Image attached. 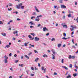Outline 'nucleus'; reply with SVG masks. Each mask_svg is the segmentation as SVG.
Listing matches in <instances>:
<instances>
[{"mask_svg": "<svg viewBox=\"0 0 78 78\" xmlns=\"http://www.w3.org/2000/svg\"><path fill=\"white\" fill-rule=\"evenodd\" d=\"M64 68H65V69H66V70H69V69H68V68L66 66H64Z\"/></svg>", "mask_w": 78, "mask_h": 78, "instance_id": "cd10ccee", "label": "nucleus"}, {"mask_svg": "<svg viewBox=\"0 0 78 78\" xmlns=\"http://www.w3.org/2000/svg\"><path fill=\"white\" fill-rule=\"evenodd\" d=\"M76 20L77 21V23H78V17L77 18Z\"/></svg>", "mask_w": 78, "mask_h": 78, "instance_id": "3c124183", "label": "nucleus"}, {"mask_svg": "<svg viewBox=\"0 0 78 78\" xmlns=\"http://www.w3.org/2000/svg\"><path fill=\"white\" fill-rule=\"evenodd\" d=\"M9 47H10V46H9L8 45H7L6 46V47H7V48H9Z\"/></svg>", "mask_w": 78, "mask_h": 78, "instance_id": "c9c22d12", "label": "nucleus"}, {"mask_svg": "<svg viewBox=\"0 0 78 78\" xmlns=\"http://www.w3.org/2000/svg\"><path fill=\"white\" fill-rule=\"evenodd\" d=\"M40 26H41V25L40 24H38V26L37 27H39Z\"/></svg>", "mask_w": 78, "mask_h": 78, "instance_id": "a18cd8bd", "label": "nucleus"}, {"mask_svg": "<svg viewBox=\"0 0 78 78\" xmlns=\"http://www.w3.org/2000/svg\"><path fill=\"white\" fill-rule=\"evenodd\" d=\"M38 69H37V68H36V67H35V70H38Z\"/></svg>", "mask_w": 78, "mask_h": 78, "instance_id": "e2e57ef3", "label": "nucleus"}, {"mask_svg": "<svg viewBox=\"0 0 78 78\" xmlns=\"http://www.w3.org/2000/svg\"><path fill=\"white\" fill-rule=\"evenodd\" d=\"M58 48H59V47H61V44H58Z\"/></svg>", "mask_w": 78, "mask_h": 78, "instance_id": "4be33fe9", "label": "nucleus"}, {"mask_svg": "<svg viewBox=\"0 0 78 78\" xmlns=\"http://www.w3.org/2000/svg\"><path fill=\"white\" fill-rule=\"evenodd\" d=\"M25 58H26L27 59H29V57L28 56H27V55H25Z\"/></svg>", "mask_w": 78, "mask_h": 78, "instance_id": "2eb2a0df", "label": "nucleus"}, {"mask_svg": "<svg viewBox=\"0 0 78 78\" xmlns=\"http://www.w3.org/2000/svg\"><path fill=\"white\" fill-rule=\"evenodd\" d=\"M31 70H34V68L33 67H31Z\"/></svg>", "mask_w": 78, "mask_h": 78, "instance_id": "5fc2aeb1", "label": "nucleus"}, {"mask_svg": "<svg viewBox=\"0 0 78 78\" xmlns=\"http://www.w3.org/2000/svg\"><path fill=\"white\" fill-rule=\"evenodd\" d=\"M34 52L35 53H38L37 51H36V50H34Z\"/></svg>", "mask_w": 78, "mask_h": 78, "instance_id": "603ef678", "label": "nucleus"}, {"mask_svg": "<svg viewBox=\"0 0 78 78\" xmlns=\"http://www.w3.org/2000/svg\"><path fill=\"white\" fill-rule=\"evenodd\" d=\"M72 17V14H69L68 15V17Z\"/></svg>", "mask_w": 78, "mask_h": 78, "instance_id": "b1692460", "label": "nucleus"}, {"mask_svg": "<svg viewBox=\"0 0 78 78\" xmlns=\"http://www.w3.org/2000/svg\"><path fill=\"white\" fill-rule=\"evenodd\" d=\"M31 76H34V74H31Z\"/></svg>", "mask_w": 78, "mask_h": 78, "instance_id": "774afa93", "label": "nucleus"}, {"mask_svg": "<svg viewBox=\"0 0 78 78\" xmlns=\"http://www.w3.org/2000/svg\"><path fill=\"white\" fill-rule=\"evenodd\" d=\"M18 32V31H14L13 32V34H17Z\"/></svg>", "mask_w": 78, "mask_h": 78, "instance_id": "f704fd0d", "label": "nucleus"}, {"mask_svg": "<svg viewBox=\"0 0 78 78\" xmlns=\"http://www.w3.org/2000/svg\"><path fill=\"white\" fill-rule=\"evenodd\" d=\"M61 62L63 64L64 63V59H62L61 60Z\"/></svg>", "mask_w": 78, "mask_h": 78, "instance_id": "bb28decb", "label": "nucleus"}, {"mask_svg": "<svg viewBox=\"0 0 78 78\" xmlns=\"http://www.w3.org/2000/svg\"><path fill=\"white\" fill-rule=\"evenodd\" d=\"M34 8H35V10L37 12H39V11L38 10V9L37 8V7H36V6L34 7Z\"/></svg>", "mask_w": 78, "mask_h": 78, "instance_id": "0eeeda50", "label": "nucleus"}, {"mask_svg": "<svg viewBox=\"0 0 78 78\" xmlns=\"http://www.w3.org/2000/svg\"><path fill=\"white\" fill-rule=\"evenodd\" d=\"M64 25V23H62L61 24L62 26H63V28H67V26L66 25Z\"/></svg>", "mask_w": 78, "mask_h": 78, "instance_id": "7ed1b4c3", "label": "nucleus"}, {"mask_svg": "<svg viewBox=\"0 0 78 78\" xmlns=\"http://www.w3.org/2000/svg\"><path fill=\"white\" fill-rule=\"evenodd\" d=\"M69 14H70V13H73V12L71 11H70V10H69Z\"/></svg>", "mask_w": 78, "mask_h": 78, "instance_id": "2f4dec72", "label": "nucleus"}, {"mask_svg": "<svg viewBox=\"0 0 78 78\" xmlns=\"http://www.w3.org/2000/svg\"><path fill=\"white\" fill-rule=\"evenodd\" d=\"M63 36L64 37H66V34L65 33H63Z\"/></svg>", "mask_w": 78, "mask_h": 78, "instance_id": "ea45409f", "label": "nucleus"}, {"mask_svg": "<svg viewBox=\"0 0 78 78\" xmlns=\"http://www.w3.org/2000/svg\"><path fill=\"white\" fill-rule=\"evenodd\" d=\"M69 59H74L75 58V57L74 56H72V55H69Z\"/></svg>", "mask_w": 78, "mask_h": 78, "instance_id": "f257e3e1", "label": "nucleus"}, {"mask_svg": "<svg viewBox=\"0 0 78 78\" xmlns=\"http://www.w3.org/2000/svg\"><path fill=\"white\" fill-rule=\"evenodd\" d=\"M42 17V16L41 15H40L39 16H37V19L38 18H39V17Z\"/></svg>", "mask_w": 78, "mask_h": 78, "instance_id": "f3484780", "label": "nucleus"}, {"mask_svg": "<svg viewBox=\"0 0 78 78\" xmlns=\"http://www.w3.org/2000/svg\"><path fill=\"white\" fill-rule=\"evenodd\" d=\"M37 18L35 19V21H37V22H39V20H40V19L39 18H38V19H37Z\"/></svg>", "mask_w": 78, "mask_h": 78, "instance_id": "a211bd4d", "label": "nucleus"}, {"mask_svg": "<svg viewBox=\"0 0 78 78\" xmlns=\"http://www.w3.org/2000/svg\"><path fill=\"white\" fill-rule=\"evenodd\" d=\"M59 2L60 3H62V0H59Z\"/></svg>", "mask_w": 78, "mask_h": 78, "instance_id": "412c9836", "label": "nucleus"}, {"mask_svg": "<svg viewBox=\"0 0 78 78\" xmlns=\"http://www.w3.org/2000/svg\"><path fill=\"white\" fill-rule=\"evenodd\" d=\"M4 58H5V59H8V57L6 55H5L4 56Z\"/></svg>", "mask_w": 78, "mask_h": 78, "instance_id": "dca6fc26", "label": "nucleus"}, {"mask_svg": "<svg viewBox=\"0 0 78 78\" xmlns=\"http://www.w3.org/2000/svg\"><path fill=\"white\" fill-rule=\"evenodd\" d=\"M71 27H72V28H76V26L75 25H72L71 26Z\"/></svg>", "mask_w": 78, "mask_h": 78, "instance_id": "9b49d317", "label": "nucleus"}, {"mask_svg": "<svg viewBox=\"0 0 78 78\" xmlns=\"http://www.w3.org/2000/svg\"><path fill=\"white\" fill-rule=\"evenodd\" d=\"M72 48H74L75 49V48H76V47H75L74 45H73L72 46Z\"/></svg>", "mask_w": 78, "mask_h": 78, "instance_id": "79ce46f5", "label": "nucleus"}, {"mask_svg": "<svg viewBox=\"0 0 78 78\" xmlns=\"http://www.w3.org/2000/svg\"><path fill=\"white\" fill-rule=\"evenodd\" d=\"M32 15L33 16H36V12H34L32 14Z\"/></svg>", "mask_w": 78, "mask_h": 78, "instance_id": "5701e85b", "label": "nucleus"}, {"mask_svg": "<svg viewBox=\"0 0 78 78\" xmlns=\"http://www.w3.org/2000/svg\"><path fill=\"white\" fill-rule=\"evenodd\" d=\"M35 16H32L31 17V19H32V20H33V18L34 19L35 18Z\"/></svg>", "mask_w": 78, "mask_h": 78, "instance_id": "473e14b6", "label": "nucleus"}, {"mask_svg": "<svg viewBox=\"0 0 78 78\" xmlns=\"http://www.w3.org/2000/svg\"><path fill=\"white\" fill-rule=\"evenodd\" d=\"M69 67H70V68H72V64H70L69 65Z\"/></svg>", "mask_w": 78, "mask_h": 78, "instance_id": "e433bc0d", "label": "nucleus"}, {"mask_svg": "<svg viewBox=\"0 0 78 78\" xmlns=\"http://www.w3.org/2000/svg\"><path fill=\"white\" fill-rule=\"evenodd\" d=\"M24 45L26 47L28 45H27V43H24Z\"/></svg>", "mask_w": 78, "mask_h": 78, "instance_id": "4c0bfd02", "label": "nucleus"}, {"mask_svg": "<svg viewBox=\"0 0 78 78\" xmlns=\"http://www.w3.org/2000/svg\"><path fill=\"white\" fill-rule=\"evenodd\" d=\"M9 6H12V4L11 3L9 4Z\"/></svg>", "mask_w": 78, "mask_h": 78, "instance_id": "c756f323", "label": "nucleus"}, {"mask_svg": "<svg viewBox=\"0 0 78 78\" xmlns=\"http://www.w3.org/2000/svg\"><path fill=\"white\" fill-rule=\"evenodd\" d=\"M12 9L11 8H10V9H9V8H8V11H11Z\"/></svg>", "mask_w": 78, "mask_h": 78, "instance_id": "052dcab7", "label": "nucleus"}, {"mask_svg": "<svg viewBox=\"0 0 78 78\" xmlns=\"http://www.w3.org/2000/svg\"><path fill=\"white\" fill-rule=\"evenodd\" d=\"M66 18V16H63L62 17V19H65Z\"/></svg>", "mask_w": 78, "mask_h": 78, "instance_id": "6e6d98bb", "label": "nucleus"}, {"mask_svg": "<svg viewBox=\"0 0 78 78\" xmlns=\"http://www.w3.org/2000/svg\"><path fill=\"white\" fill-rule=\"evenodd\" d=\"M30 34H31V35H32L34 37L35 36V34H34V33H31Z\"/></svg>", "mask_w": 78, "mask_h": 78, "instance_id": "7c9ffc66", "label": "nucleus"}, {"mask_svg": "<svg viewBox=\"0 0 78 78\" xmlns=\"http://www.w3.org/2000/svg\"><path fill=\"white\" fill-rule=\"evenodd\" d=\"M4 61L5 63H7L8 62V61H7V59H5Z\"/></svg>", "mask_w": 78, "mask_h": 78, "instance_id": "c85d7f7f", "label": "nucleus"}, {"mask_svg": "<svg viewBox=\"0 0 78 78\" xmlns=\"http://www.w3.org/2000/svg\"><path fill=\"white\" fill-rule=\"evenodd\" d=\"M30 28H34V27L33 26H30Z\"/></svg>", "mask_w": 78, "mask_h": 78, "instance_id": "bf43d9fd", "label": "nucleus"}, {"mask_svg": "<svg viewBox=\"0 0 78 78\" xmlns=\"http://www.w3.org/2000/svg\"><path fill=\"white\" fill-rule=\"evenodd\" d=\"M72 42L73 44H74V43L75 42V40L73 39H72Z\"/></svg>", "mask_w": 78, "mask_h": 78, "instance_id": "a19ab883", "label": "nucleus"}, {"mask_svg": "<svg viewBox=\"0 0 78 78\" xmlns=\"http://www.w3.org/2000/svg\"><path fill=\"white\" fill-rule=\"evenodd\" d=\"M39 58H37L35 59V62H37V61H38L39 60Z\"/></svg>", "mask_w": 78, "mask_h": 78, "instance_id": "9d476101", "label": "nucleus"}, {"mask_svg": "<svg viewBox=\"0 0 78 78\" xmlns=\"http://www.w3.org/2000/svg\"><path fill=\"white\" fill-rule=\"evenodd\" d=\"M39 40V38H37V37H35V41H38Z\"/></svg>", "mask_w": 78, "mask_h": 78, "instance_id": "423d86ee", "label": "nucleus"}, {"mask_svg": "<svg viewBox=\"0 0 78 78\" xmlns=\"http://www.w3.org/2000/svg\"><path fill=\"white\" fill-rule=\"evenodd\" d=\"M21 9H23L24 8V6H21Z\"/></svg>", "mask_w": 78, "mask_h": 78, "instance_id": "de8ad7c7", "label": "nucleus"}, {"mask_svg": "<svg viewBox=\"0 0 78 78\" xmlns=\"http://www.w3.org/2000/svg\"><path fill=\"white\" fill-rule=\"evenodd\" d=\"M15 63H17V62H19V60H15Z\"/></svg>", "mask_w": 78, "mask_h": 78, "instance_id": "49530a36", "label": "nucleus"}, {"mask_svg": "<svg viewBox=\"0 0 78 78\" xmlns=\"http://www.w3.org/2000/svg\"><path fill=\"white\" fill-rule=\"evenodd\" d=\"M43 30L44 31H48V30L47 28L45 27L43 29Z\"/></svg>", "mask_w": 78, "mask_h": 78, "instance_id": "39448f33", "label": "nucleus"}, {"mask_svg": "<svg viewBox=\"0 0 78 78\" xmlns=\"http://www.w3.org/2000/svg\"><path fill=\"white\" fill-rule=\"evenodd\" d=\"M20 67H23V64H21L20 65Z\"/></svg>", "mask_w": 78, "mask_h": 78, "instance_id": "09e8293b", "label": "nucleus"}, {"mask_svg": "<svg viewBox=\"0 0 78 78\" xmlns=\"http://www.w3.org/2000/svg\"><path fill=\"white\" fill-rule=\"evenodd\" d=\"M29 45H30L32 47H34V45H31V44H29Z\"/></svg>", "mask_w": 78, "mask_h": 78, "instance_id": "a878e982", "label": "nucleus"}, {"mask_svg": "<svg viewBox=\"0 0 78 78\" xmlns=\"http://www.w3.org/2000/svg\"><path fill=\"white\" fill-rule=\"evenodd\" d=\"M1 34H2V36H6V33H1Z\"/></svg>", "mask_w": 78, "mask_h": 78, "instance_id": "f8f14e48", "label": "nucleus"}, {"mask_svg": "<svg viewBox=\"0 0 78 78\" xmlns=\"http://www.w3.org/2000/svg\"><path fill=\"white\" fill-rule=\"evenodd\" d=\"M61 8H66V6L64 5H61Z\"/></svg>", "mask_w": 78, "mask_h": 78, "instance_id": "6e6552de", "label": "nucleus"}, {"mask_svg": "<svg viewBox=\"0 0 78 78\" xmlns=\"http://www.w3.org/2000/svg\"><path fill=\"white\" fill-rule=\"evenodd\" d=\"M54 75H57V73H54Z\"/></svg>", "mask_w": 78, "mask_h": 78, "instance_id": "13d9d810", "label": "nucleus"}, {"mask_svg": "<svg viewBox=\"0 0 78 78\" xmlns=\"http://www.w3.org/2000/svg\"><path fill=\"white\" fill-rule=\"evenodd\" d=\"M16 20H17L19 21V20H20V19H19V18H17Z\"/></svg>", "mask_w": 78, "mask_h": 78, "instance_id": "680f3d73", "label": "nucleus"}, {"mask_svg": "<svg viewBox=\"0 0 78 78\" xmlns=\"http://www.w3.org/2000/svg\"><path fill=\"white\" fill-rule=\"evenodd\" d=\"M74 31L73 32L71 33V34H72V35H73V34H74Z\"/></svg>", "mask_w": 78, "mask_h": 78, "instance_id": "0e129e2a", "label": "nucleus"}, {"mask_svg": "<svg viewBox=\"0 0 78 78\" xmlns=\"http://www.w3.org/2000/svg\"><path fill=\"white\" fill-rule=\"evenodd\" d=\"M31 54H32V52H30L28 54V55H29V56H30V55H31Z\"/></svg>", "mask_w": 78, "mask_h": 78, "instance_id": "864d4df0", "label": "nucleus"}, {"mask_svg": "<svg viewBox=\"0 0 78 78\" xmlns=\"http://www.w3.org/2000/svg\"><path fill=\"white\" fill-rule=\"evenodd\" d=\"M13 41H15L16 40V38H13Z\"/></svg>", "mask_w": 78, "mask_h": 78, "instance_id": "69168bd1", "label": "nucleus"}, {"mask_svg": "<svg viewBox=\"0 0 78 78\" xmlns=\"http://www.w3.org/2000/svg\"><path fill=\"white\" fill-rule=\"evenodd\" d=\"M12 55V54L11 53H10L9 54V56H11V55Z\"/></svg>", "mask_w": 78, "mask_h": 78, "instance_id": "4d7b16f0", "label": "nucleus"}, {"mask_svg": "<svg viewBox=\"0 0 78 78\" xmlns=\"http://www.w3.org/2000/svg\"><path fill=\"white\" fill-rule=\"evenodd\" d=\"M29 23H30L31 25H33L34 24L33 23V22L32 21L30 22Z\"/></svg>", "mask_w": 78, "mask_h": 78, "instance_id": "ddd939ff", "label": "nucleus"}, {"mask_svg": "<svg viewBox=\"0 0 78 78\" xmlns=\"http://www.w3.org/2000/svg\"><path fill=\"white\" fill-rule=\"evenodd\" d=\"M28 37H29V38H30V40H33L34 39V37L32 38L31 37V35H29Z\"/></svg>", "mask_w": 78, "mask_h": 78, "instance_id": "1a4fd4ad", "label": "nucleus"}, {"mask_svg": "<svg viewBox=\"0 0 78 78\" xmlns=\"http://www.w3.org/2000/svg\"><path fill=\"white\" fill-rule=\"evenodd\" d=\"M76 75H77L76 73H74L73 74V76H76Z\"/></svg>", "mask_w": 78, "mask_h": 78, "instance_id": "72a5a7b5", "label": "nucleus"}, {"mask_svg": "<svg viewBox=\"0 0 78 78\" xmlns=\"http://www.w3.org/2000/svg\"><path fill=\"white\" fill-rule=\"evenodd\" d=\"M3 22H2V21H0V24L1 25L2 24H3Z\"/></svg>", "mask_w": 78, "mask_h": 78, "instance_id": "8fccbe9b", "label": "nucleus"}, {"mask_svg": "<svg viewBox=\"0 0 78 78\" xmlns=\"http://www.w3.org/2000/svg\"><path fill=\"white\" fill-rule=\"evenodd\" d=\"M14 57H15V58H16V57H17V55H16V54H15V55H14Z\"/></svg>", "mask_w": 78, "mask_h": 78, "instance_id": "338daca9", "label": "nucleus"}, {"mask_svg": "<svg viewBox=\"0 0 78 78\" xmlns=\"http://www.w3.org/2000/svg\"><path fill=\"white\" fill-rule=\"evenodd\" d=\"M52 59H55V56L53 54H52Z\"/></svg>", "mask_w": 78, "mask_h": 78, "instance_id": "4468645a", "label": "nucleus"}, {"mask_svg": "<svg viewBox=\"0 0 78 78\" xmlns=\"http://www.w3.org/2000/svg\"><path fill=\"white\" fill-rule=\"evenodd\" d=\"M51 41H55V39L54 38H52L51 40Z\"/></svg>", "mask_w": 78, "mask_h": 78, "instance_id": "58836bf2", "label": "nucleus"}, {"mask_svg": "<svg viewBox=\"0 0 78 78\" xmlns=\"http://www.w3.org/2000/svg\"><path fill=\"white\" fill-rule=\"evenodd\" d=\"M53 55H55L56 53V52L53 51Z\"/></svg>", "mask_w": 78, "mask_h": 78, "instance_id": "37998d69", "label": "nucleus"}, {"mask_svg": "<svg viewBox=\"0 0 78 78\" xmlns=\"http://www.w3.org/2000/svg\"><path fill=\"white\" fill-rule=\"evenodd\" d=\"M41 69L42 70H44V73H45V72L46 71V70H47V69L45 68L44 69V67H41Z\"/></svg>", "mask_w": 78, "mask_h": 78, "instance_id": "20e7f679", "label": "nucleus"}, {"mask_svg": "<svg viewBox=\"0 0 78 78\" xmlns=\"http://www.w3.org/2000/svg\"><path fill=\"white\" fill-rule=\"evenodd\" d=\"M71 77H72V76H70V75H69L66 77V78H71Z\"/></svg>", "mask_w": 78, "mask_h": 78, "instance_id": "aec40b11", "label": "nucleus"}, {"mask_svg": "<svg viewBox=\"0 0 78 78\" xmlns=\"http://www.w3.org/2000/svg\"><path fill=\"white\" fill-rule=\"evenodd\" d=\"M22 5V3H20L18 4V5H16V8L17 9H20V6Z\"/></svg>", "mask_w": 78, "mask_h": 78, "instance_id": "f03ea898", "label": "nucleus"}, {"mask_svg": "<svg viewBox=\"0 0 78 78\" xmlns=\"http://www.w3.org/2000/svg\"><path fill=\"white\" fill-rule=\"evenodd\" d=\"M43 56L44 58H45V57H46L47 58V55L44 54L43 55Z\"/></svg>", "mask_w": 78, "mask_h": 78, "instance_id": "6ab92c4d", "label": "nucleus"}, {"mask_svg": "<svg viewBox=\"0 0 78 78\" xmlns=\"http://www.w3.org/2000/svg\"><path fill=\"white\" fill-rule=\"evenodd\" d=\"M75 66V68H76L77 69H78V67L77 66H76V65H75V66Z\"/></svg>", "mask_w": 78, "mask_h": 78, "instance_id": "c03bdc74", "label": "nucleus"}, {"mask_svg": "<svg viewBox=\"0 0 78 78\" xmlns=\"http://www.w3.org/2000/svg\"><path fill=\"white\" fill-rule=\"evenodd\" d=\"M68 39V38H66L65 37H63L62 38V39H64V40H66V39Z\"/></svg>", "mask_w": 78, "mask_h": 78, "instance_id": "393cba45", "label": "nucleus"}]
</instances>
